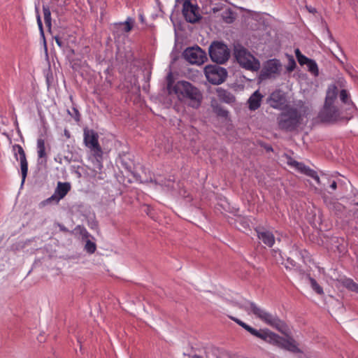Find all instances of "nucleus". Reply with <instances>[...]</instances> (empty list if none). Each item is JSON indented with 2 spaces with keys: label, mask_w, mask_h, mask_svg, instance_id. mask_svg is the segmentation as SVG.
I'll list each match as a JSON object with an SVG mask.
<instances>
[{
  "label": "nucleus",
  "mask_w": 358,
  "mask_h": 358,
  "mask_svg": "<svg viewBox=\"0 0 358 358\" xmlns=\"http://www.w3.org/2000/svg\"><path fill=\"white\" fill-rule=\"evenodd\" d=\"M231 318L250 334L264 341L266 343L276 345L291 352H302L299 348L298 343L292 336H287L285 338H283L267 329L257 330L239 319L235 317Z\"/></svg>",
  "instance_id": "1"
},
{
  "label": "nucleus",
  "mask_w": 358,
  "mask_h": 358,
  "mask_svg": "<svg viewBox=\"0 0 358 358\" xmlns=\"http://www.w3.org/2000/svg\"><path fill=\"white\" fill-rule=\"evenodd\" d=\"M338 88L335 85L329 87L323 108L320 111L318 117L323 122H334L341 118V110L336 106Z\"/></svg>",
  "instance_id": "2"
},
{
  "label": "nucleus",
  "mask_w": 358,
  "mask_h": 358,
  "mask_svg": "<svg viewBox=\"0 0 358 358\" xmlns=\"http://www.w3.org/2000/svg\"><path fill=\"white\" fill-rule=\"evenodd\" d=\"M240 307L249 315L253 314L256 318L266 324L282 333L283 332L285 324L276 315L270 313L265 309L258 306L256 303L250 301H245L241 304Z\"/></svg>",
  "instance_id": "3"
},
{
  "label": "nucleus",
  "mask_w": 358,
  "mask_h": 358,
  "mask_svg": "<svg viewBox=\"0 0 358 358\" xmlns=\"http://www.w3.org/2000/svg\"><path fill=\"white\" fill-rule=\"evenodd\" d=\"M176 93L193 108H198L201 104L203 94L199 89L189 82L180 81L175 86Z\"/></svg>",
  "instance_id": "4"
},
{
  "label": "nucleus",
  "mask_w": 358,
  "mask_h": 358,
  "mask_svg": "<svg viewBox=\"0 0 358 358\" xmlns=\"http://www.w3.org/2000/svg\"><path fill=\"white\" fill-rule=\"evenodd\" d=\"M234 57L238 63L247 70L257 71L260 67L259 62L241 45L234 47Z\"/></svg>",
  "instance_id": "5"
},
{
  "label": "nucleus",
  "mask_w": 358,
  "mask_h": 358,
  "mask_svg": "<svg viewBox=\"0 0 358 358\" xmlns=\"http://www.w3.org/2000/svg\"><path fill=\"white\" fill-rule=\"evenodd\" d=\"M301 115L297 109L289 108L278 117V126L281 129L292 131L300 122Z\"/></svg>",
  "instance_id": "6"
},
{
  "label": "nucleus",
  "mask_w": 358,
  "mask_h": 358,
  "mask_svg": "<svg viewBox=\"0 0 358 358\" xmlns=\"http://www.w3.org/2000/svg\"><path fill=\"white\" fill-rule=\"evenodd\" d=\"M98 134L93 130H84V142L85 145L93 152V156L96 159L100 166L103 157V151L99 143Z\"/></svg>",
  "instance_id": "7"
},
{
  "label": "nucleus",
  "mask_w": 358,
  "mask_h": 358,
  "mask_svg": "<svg viewBox=\"0 0 358 358\" xmlns=\"http://www.w3.org/2000/svg\"><path fill=\"white\" fill-rule=\"evenodd\" d=\"M209 55L213 62L224 64L229 59L230 51L223 43L213 42L209 48Z\"/></svg>",
  "instance_id": "8"
},
{
  "label": "nucleus",
  "mask_w": 358,
  "mask_h": 358,
  "mask_svg": "<svg viewBox=\"0 0 358 358\" xmlns=\"http://www.w3.org/2000/svg\"><path fill=\"white\" fill-rule=\"evenodd\" d=\"M204 73L208 81L213 85H220L227 78V71L225 69L216 65L206 66Z\"/></svg>",
  "instance_id": "9"
},
{
  "label": "nucleus",
  "mask_w": 358,
  "mask_h": 358,
  "mask_svg": "<svg viewBox=\"0 0 358 358\" xmlns=\"http://www.w3.org/2000/svg\"><path fill=\"white\" fill-rule=\"evenodd\" d=\"M183 56L189 63L195 64H202L207 59L206 52L199 46L187 48Z\"/></svg>",
  "instance_id": "10"
},
{
  "label": "nucleus",
  "mask_w": 358,
  "mask_h": 358,
  "mask_svg": "<svg viewBox=\"0 0 358 358\" xmlns=\"http://www.w3.org/2000/svg\"><path fill=\"white\" fill-rule=\"evenodd\" d=\"M182 15L185 19L190 23H195L201 18L198 6L193 4L189 0H185L182 3Z\"/></svg>",
  "instance_id": "11"
},
{
  "label": "nucleus",
  "mask_w": 358,
  "mask_h": 358,
  "mask_svg": "<svg viewBox=\"0 0 358 358\" xmlns=\"http://www.w3.org/2000/svg\"><path fill=\"white\" fill-rule=\"evenodd\" d=\"M282 69L280 60L277 59H268L264 65L261 76L264 78H270L279 75Z\"/></svg>",
  "instance_id": "12"
},
{
  "label": "nucleus",
  "mask_w": 358,
  "mask_h": 358,
  "mask_svg": "<svg viewBox=\"0 0 358 358\" xmlns=\"http://www.w3.org/2000/svg\"><path fill=\"white\" fill-rule=\"evenodd\" d=\"M70 189V183L58 182L55 193L50 197L47 199L44 203H50L54 202L55 203H58L59 201L68 194Z\"/></svg>",
  "instance_id": "13"
},
{
  "label": "nucleus",
  "mask_w": 358,
  "mask_h": 358,
  "mask_svg": "<svg viewBox=\"0 0 358 358\" xmlns=\"http://www.w3.org/2000/svg\"><path fill=\"white\" fill-rule=\"evenodd\" d=\"M13 150L15 152V156L17 159V155H19V159L20 162V169L22 173V184L25 181L28 172V162L27 161L26 155L24 149L20 145L15 144L13 146Z\"/></svg>",
  "instance_id": "14"
},
{
  "label": "nucleus",
  "mask_w": 358,
  "mask_h": 358,
  "mask_svg": "<svg viewBox=\"0 0 358 358\" xmlns=\"http://www.w3.org/2000/svg\"><path fill=\"white\" fill-rule=\"evenodd\" d=\"M285 103V97L280 91L273 92L270 96V105L274 108H282Z\"/></svg>",
  "instance_id": "15"
},
{
  "label": "nucleus",
  "mask_w": 358,
  "mask_h": 358,
  "mask_svg": "<svg viewBox=\"0 0 358 358\" xmlns=\"http://www.w3.org/2000/svg\"><path fill=\"white\" fill-rule=\"evenodd\" d=\"M259 239L268 247L271 248L275 243V237L272 232L266 230H256Z\"/></svg>",
  "instance_id": "16"
},
{
  "label": "nucleus",
  "mask_w": 358,
  "mask_h": 358,
  "mask_svg": "<svg viewBox=\"0 0 358 358\" xmlns=\"http://www.w3.org/2000/svg\"><path fill=\"white\" fill-rule=\"evenodd\" d=\"M263 99V96L259 90L255 91L248 99V104L250 110H256L260 106Z\"/></svg>",
  "instance_id": "17"
},
{
  "label": "nucleus",
  "mask_w": 358,
  "mask_h": 358,
  "mask_svg": "<svg viewBox=\"0 0 358 358\" xmlns=\"http://www.w3.org/2000/svg\"><path fill=\"white\" fill-rule=\"evenodd\" d=\"M217 96L220 99L222 100L226 103H231L234 101V96L229 92L222 88H218L217 90Z\"/></svg>",
  "instance_id": "18"
},
{
  "label": "nucleus",
  "mask_w": 358,
  "mask_h": 358,
  "mask_svg": "<svg viewBox=\"0 0 358 358\" xmlns=\"http://www.w3.org/2000/svg\"><path fill=\"white\" fill-rule=\"evenodd\" d=\"M299 172H301L309 177H311L317 182V184H320V178H319L317 172L311 169L310 168L306 166L305 164L303 165V166L300 169Z\"/></svg>",
  "instance_id": "19"
},
{
  "label": "nucleus",
  "mask_w": 358,
  "mask_h": 358,
  "mask_svg": "<svg viewBox=\"0 0 358 358\" xmlns=\"http://www.w3.org/2000/svg\"><path fill=\"white\" fill-rule=\"evenodd\" d=\"M37 152L38 158H44L46 157L45 141L43 138L37 140Z\"/></svg>",
  "instance_id": "20"
},
{
  "label": "nucleus",
  "mask_w": 358,
  "mask_h": 358,
  "mask_svg": "<svg viewBox=\"0 0 358 358\" xmlns=\"http://www.w3.org/2000/svg\"><path fill=\"white\" fill-rule=\"evenodd\" d=\"M43 16H44V21L45 23V25L50 29L52 25V18H51V12L48 6H43Z\"/></svg>",
  "instance_id": "21"
},
{
  "label": "nucleus",
  "mask_w": 358,
  "mask_h": 358,
  "mask_svg": "<svg viewBox=\"0 0 358 358\" xmlns=\"http://www.w3.org/2000/svg\"><path fill=\"white\" fill-rule=\"evenodd\" d=\"M343 285L348 289L358 293V284L354 282L352 279H346L343 281Z\"/></svg>",
  "instance_id": "22"
},
{
  "label": "nucleus",
  "mask_w": 358,
  "mask_h": 358,
  "mask_svg": "<svg viewBox=\"0 0 358 358\" xmlns=\"http://www.w3.org/2000/svg\"><path fill=\"white\" fill-rule=\"evenodd\" d=\"M308 71L315 76H317L319 74V70L317 63L313 60L310 59L307 64Z\"/></svg>",
  "instance_id": "23"
},
{
  "label": "nucleus",
  "mask_w": 358,
  "mask_h": 358,
  "mask_svg": "<svg viewBox=\"0 0 358 358\" xmlns=\"http://www.w3.org/2000/svg\"><path fill=\"white\" fill-rule=\"evenodd\" d=\"M308 280L310 281L312 289L318 294H322L324 293L322 287L317 282V281L308 276Z\"/></svg>",
  "instance_id": "24"
},
{
  "label": "nucleus",
  "mask_w": 358,
  "mask_h": 358,
  "mask_svg": "<svg viewBox=\"0 0 358 358\" xmlns=\"http://www.w3.org/2000/svg\"><path fill=\"white\" fill-rule=\"evenodd\" d=\"M339 96H340V99H341V101L343 103H345V104H348V105H352V102L349 99V94H348L347 90H342L340 92V95Z\"/></svg>",
  "instance_id": "25"
},
{
  "label": "nucleus",
  "mask_w": 358,
  "mask_h": 358,
  "mask_svg": "<svg viewBox=\"0 0 358 358\" xmlns=\"http://www.w3.org/2000/svg\"><path fill=\"white\" fill-rule=\"evenodd\" d=\"M287 164L288 165H289L291 167H293L297 171H300V169H301V167L303 166V163H301V162H299L292 158H289L288 159V161H287Z\"/></svg>",
  "instance_id": "26"
},
{
  "label": "nucleus",
  "mask_w": 358,
  "mask_h": 358,
  "mask_svg": "<svg viewBox=\"0 0 358 358\" xmlns=\"http://www.w3.org/2000/svg\"><path fill=\"white\" fill-rule=\"evenodd\" d=\"M85 248L87 252L92 254L95 252L96 247L94 243L92 242L91 241H87L86 242Z\"/></svg>",
  "instance_id": "27"
},
{
  "label": "nucleus",
  "mask_w": 358,
  "mask_h": 358,
  "mask_svg": "<svg viewBox=\"0 0 358 358\" xmlns=\"http://www.w3.org/2000/svg\"><path fill=\"white\" fill-rule=\"evenodd\" d=\"M133 22H134V20L131 17H128L127 19V20L124 23V30L125 32H129L132 29Z\"/></svg>",
  "instance_id": "28"
},
{
  "label": "nucleus",
  "mask_w": 358,
  "mask_h": 358,
  "mask_svg": "<svg viewBox=\"0 0 358 358\" xmlns=\"http://www.w3.org/2000/svg\"><path fill=\"white\" fill-rule=\"evenodd\" d=\"M297 60L301 65H304L306 64L310 60V59L308 58L303 55H301L299 57V58H297Z\"/></svg>",
  "instance_id": "29"
},
{
  "label": "nucleus",
  "mask_w": 358,
  "mask_h": 358,
  "mask_svg": "<svg viewBox=\"0 0 358 358\" xmlns=\"http://www.w3.org/2000/svg\"><path fill=\"white\" fill-rule=\"evenodd\" d=\"M36 18H37V24H38V28L40 29V31L42 34H43V24H42L41 17L38 14L37 15Z\"/></svg>",
  "instance_id": "30"
},
{
  "label": "nucleus",
  "mask_w": 358,
  "mask_h": 358,
  "mask_svg": "<svg viewBox=\"0 0 358 358\" xmlns=\"http://www.w3.org/2000/svg\"><path fill=\"white\" fill-rule=\"evenodd\" d=\"M296 66V63L293 59H291L290 64L287 67V71L291 72L292 71Z\"/></svg>",
  "instance_id": "31"
},
{
  "label": "nucleus",
  "mask_w": 358,
  "mask_h": 358,
  "mask_svg": "<svg viewBox=\"0 0 358 358\" xmlns=\"http://www.w3.org/2000/svg\"><path fill=\"white\" fill-rule=\"evenodd\" d=\"M73 113H74L73 117H74L75 120L78 122V121L80 120V113H79V111L76 108H73Z\"/></svg>",
  "instance_id": "32"
},
{
  "label": "nucleus",
  "mask_w": 358,
  "mask_h": 358,
  "mask_svg": "<svg viewBox=\"0 0 358 358\" xmlns=\"http://www.w3.org/2000/svg\"><path fill=\"white\" fill-rule=\"evenodd\" d=\"M200 3L203 7H208L211 5V0H200Z\"/></svg>",
  "instance_id": "33"
},
{
  "label": "nucleus",
  "mask_w": 358,
  "mask_h": 358,
  "mask_svg": "<svg viewBox=\"0 0 358 358\" xmlns=\"http://www.w3.org/2000/svg\"><path fill=\"white\" fill-rule=\"evenodd\" d=\"M55 41L56 43L59 46L62 47V42L61 41L60 38L59 37H55Z\"/></svg>",
  "instance_id": "34"
},
{
  "label": "nucleus",
  "mask_w": 358,
  "mask_h": 358,
  "mask_svg": "<svg viewBox=\"0 0 358 358\" xmlns=\"http://www.w3.org/2000/svg\"><path fill=\"white\" fill-rule=\"evenodd\" d=\"M330 187L332 189L335 190L337 188V183H336V181H333L332 183L330 185Z\"/></svg>",
  "instance_id": "35"
},
{
  "label": "nucleus",
  "mask_w": 358,
  "mask_h": 358,
  "mask_svg": "<svg viewBox=\"0 0 358 358\" xmlns=\"http://www.w3.org/2000/svg\"><path fill=\"white\" fill-rule=\"evenodd\" d=\"M219 115H222L223 117H226L227 115V111H226L224 110H220Z\"/></svg>",
  "instance_id": "36"
},
{
  "label": "nucleus",
  "mask_w": 358,
  "mask_h": 358,
  "mask_svg": "<svg viewBox=\"0 0 358 358\" xmlns=\"http://www.w3.org/2000/svg\"><path fill=\"white\" fill-rule=\"evenodd\" d=\"M294 52H295V55L296 57V59L299 58V57L302 55V53L301 52L299 49H296Z\"/></svg>",
  "instance_id": "37"
},
{
  "label": "nucleus",
  "mask_w": 358,
  "mask_h": 358,
  "mask_svg": "<svg viewBox=\"0 0 358 358\" xmlns=\"http://www.w3.org/2000/svg\"><path fill=\"white\" fill-rule=\"evenodd\" d=\"M225 17V21L228 23H230V22H232L233 21V17Z\"/></svg>",
  "instance_id": "38"
},
{
  "label": "nucleus",
  "mask_w": 358,
  "mask_h": 358,
  "mask_svg": "<svg viewBox=\"0 0 358 358\" xmlns=\"http://www.w3.org/2000/svg\"><path fill=\"white\" fill-rule=\"evenodd\" d=\"M290 264H291V265H292V266H295V262H294V261H293V260H291V261H290Z\"/></svg>",
  "instance_id": "39"
},
{
  "label": "nucleus",
  "mask_w": 358,
  "mask_h": 358,
  "mask_svg": "<svg viewBox=\"0 0 358 358\" xmlns=\"http://www.w3.org/2000/svg\"><path fill=\"white\" fill-rule=\"evenodd\" d=\"M65 134H66L68 137H69V132H68L66 130H65Z\"/></svg>",
  "instance_id": "40"
},
{
  "label": "nucleus",
  "mask_w": 358,
  "mask_h": 358,
  "mask_svg": "<svg viewBox=\"0 0 358 358\" xmlns=\"http://www.w3.org/2000/svg\"><path fill=\"white\" fill-rule=\"evenodd\" d=\"M357 205H358V203H357Z\"/></svg>",
  "instance_id": "41"
}]
</instances>
